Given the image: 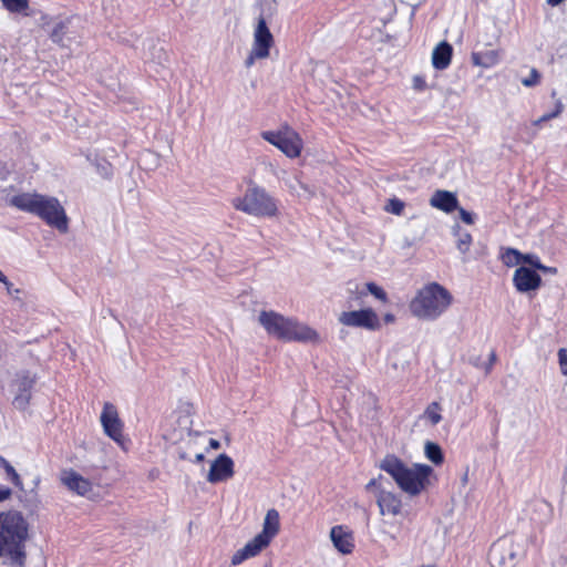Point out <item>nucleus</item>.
Wrapping results in <instances>:
<instances>
[{
  "label": "nucleus",
  "instance_id": "nucleus-1",
  "mask_svg": "<svg viewBox=\"0 0 567 567\" xmlns=\"http://www.w3.org/2000/svg\"><path fill=\"white\" fill-rule=\"evenodd\" d=\"M28 538L29 523L21 512L0 513V558L7 557L10 567L25 566Z\"/></svg>",
  "mask_w": 567,
  "mask_h": 567
},
{
  "label": "nucleus",
  "instance_id": "nucleus-2",
  "mask_svg": "<svg viewBox=\"0 0 567 567\" xmlns=\"http://www.w3.org/2000/svg\"><path fill=\"white\" fill-rule=\"evenodd\" d=\"M9 205L38 216L60 233H66L69 229V218L55 197L38 193H20L9 199Z\"/></svg>",
  "mask_w": 567,
  "mask_h": 567
},
{
  "label": "nucleus",
  "instance_id": "nucleus-3",
  "mask_svg": "<svg viewBox=\"0 0 567 567\" xmlns=\"http://www.w3.org/2000/svg\"><path fill=\"white\" fill-rule=\"evenodd\" d=\"M380 468L388 473L399 488L410 496H417L430 485L433 468L426 464L408 466L393 454H388L380 463Z\"/></svg>",
  "mask_w": 567,
  "mask_h": 567
},
{
  "label": "nucleus",
  "instance_id": "nucleus-4",
  "mask_svg": "<svg viewBox=\"0 0 567 567\" xmlns=\"http://www.w3.org/2000/svg\"><path fill=\"white\" fill-rule=\"evenodd\" d=\"M258 322L268 334L287 342H318V332L293 318L285 317L275 311H261Z\"/></svg>",
  "mask_w": 567,
  "mask_h": 567
},
{
  "label": "nucleus",
  "instance_id": "nucleus-5",
  "mask_svg": "<svg viewBox=\"0 0 567 567\" xmlns=\"http://www.w3.org/2000/svg\"><path fill=\"white\" fill-rule=\"evenodd\" d=\"M453 300L450 291L440 284L432 282L420 289L410 303L413 316L423 320L441 317Z\"/></svg>",
  "mask_w": 567,
  "mask_h": 567
},
{
  "label": "nucleus",
  "instance_id": "nucleus-6",
  "mask_svg": "<svg viewBox=\"0 0 567 567\" xmlns=\"http://www.w3.org/2000/svg\"><path fill=\"white\" fill-rule=\"evenodd\" d=\"M235 209L255 217H275L278 214L277 200L259 186H250L245 194L231 200Z\"/></svg>",
  "mask_w": 567,
  "mask_h": 567
},
{
  "label": "nucleus",
  "instance_id": "nucleus-7",
  "mask_svg": "<svg viewBox=\"0 0 567 567\" xmlns=\"http://www.w3.org/2000/svg\"><path fill=\"white\" fill-rule=\"evenodd\" d=\"M260 135L289 158H296L301 154L303 147L302 138L288 124L281 125L277 131H264Z\"/></svg>",
  "mask_w": 567,
  "mask_h": 567
},
{
  "label": "nucleus",
  "instance_id": "nucleus-8",
  "mask_svg": "<svg viewBox=\"0 0 567 567\" xmlns=\"http://www.w3.org/2000/svg\"><path fill=\"white\" fill-rule=\"evenodd\" d=\"M523 548L513 537H501L492 546L488 560L492 567H515Z\"/></svg>",
  "mask_w": 567,
  "mask_h": 567
},
{
  "label": "nucleus",
  "instance_id": "nucleus-9",
  "mask_svg": "<svg viewBox=\"0 0 567 567\" xmlns=\"http://www.w3.org/2000/svg\"><path fill=\"white\" fill-rule=\"evenodd\" d=\"M339 322L347 327L377 330L380 328L378 315L371 308L344 311L339 316Z\"/></svg>",
  "mask_w": 567,
  "mask_h": 567
},
{
  "label": "nucleus",
  "instance_id": "nucleus-10",
  "mask_svg": "<svg viewBox=\"0 0 567 567\" xmlns=\"http://www.w3.org/2000/svg\"><path fill=\"white\" fill-rule=\"evenodd\" d=\"M101 423L104 432L117 444L123 445V423L118 417L116 408L110 403H104L103 411L101 413Z\"/></svg>",
  "mask_w": 567,
  "mask_h": 567
},
{
  "label": "nucleus",
  "instance_id": "nucleus-11",
  "mask_svg": "<svg viewBox=\"0 0 567 567\" xmlns=\"http://www.w3.org/2000/svg\"><path fill=\"white\" fill-rule=\"evenodd\" d=\"M272 45L274 37L267 25L265 18L260 16L254 31L251 49L255 50V55L260 58H268L270 54V48Z\"/></svg>",
  "mask_w": 567,
  "mask_h": 567
},
{
  "label": "nucleus",
  "instance_id": "nucleus-12",
  "mask_svg": "<svg viewBox=\"0 0 567 567\" xmlns=\"http://www.w3.org/2000/svg\"><path fill=\"white\" fill-rule=\"evenodd\" d=\"M37 381L35 374L29 371L21 372L17 375L16 385L17 393L13 399V404L18 409H25L31 399V390Z\"/></svg>",
  "mask_w": 567,
  "mask_h": 567
},
{
  "label": "nucleus",
  "instance_id": "nucleus-13",
  "mask_svg": "<svg viewBox=\"0 0 567 567\" xmlns=\"http://www.w3.org/2000/svg\"><path fill=\"white\" fill-rule=\"evenodd\" d=\"M234 461L226 454H220L212 463L207 481L212 484L225 482L234 476Z\"/></svg>",
  "mask_w": 567,
  "mask_h": 567
},
{
  "label": "nucleus",
  "instance_id": "nucleus-14",
  "mask_svg": "<svg viewBox=\"0 0 567 567\" xmlns=\"http://www.w3.org/2000/svg\"><path fill=\"white\" fill-rule=\"evenodd\" d=\"M513 282L519 292H528L540 286L542 278L534 269L522 266L515 270Z\"/></svg>",
  "mask_w": 567,
  "mask_h": 567
},
{
  "label": "nucleus",
  "instance_id": "nucleus-15",
  "mask_svg": "<svg viewBox=\"0 0 567 567\" xmlns=\"http://www.w3.org/2000/svg\"><path fill=\"white\" fill-rule=\"evenodd\" d=\"M61 482L68 489L80 496H86L92 491L91 482L74 470L62 471Z\"/></svg>",
  "mask_w": 567,
  "mask_h": 567
},
{
  "label": "nucleus",
  "instance_id": "nucleus-16",
  "mask_svg": "<svg viewBox=\"0 0 567 567\" xmlns=\"http://www.w3.org/2000/svg\"><path fill=\"white\" fill-rule=\"evenodd\" d=\"M377 504L381 515L396 516L401 513L402 502L396 494L379 488Z\"/></svg>",
  "mask_w": 567,
  "mask_h": 567
},
{
  "label": "nucleus",
  "instance_id": "nucleus-17",
  "mask_svg": "<svg viewBox=\"0 0 567 567\" xmlns=\"http://www.w3.org/2000/svg\"><path fill=\"white\" fill-rule=\"evenodd\" d=\"M269 544L266 543L261 537L256 535L249 540L243 548L238 549L231 557V565L238 566L245 560L256 557L264 548Z\"/></svg>",
  "mask_w": 567,
  "mask_h": 567
},
{
  "label": "nucleus",
  "instance_id": "nucleus-18",
  "mask_svg": "<svg viewBox=\"0 0 567 567\" xmlns=\"http://www.w3.org/2000/svg\"><path fill=\"white\" fill-rule=\"evenodd\" d=\"M269 544L266 543L261 537L256 535L249 540L243 548L238 549L231 557V565L238 566L245 560L256 557L264 548Z\"/></svg>",
  "mask_w": 567,
  "mask_h": 567
},
{
  "label": "nucleus",
  "instance_id": "nucleus-19",
  "mask_svg": "<svg viewBox=\"0 0 567 567\" xmlns=\"http://www.w3.org/2000/svg\"><path fill=\"white\" fill-rule=\"evenodd\" d=\"M269 544L266 543L261 537L256 535L249 540L243 548L238 549L231 557V565L238 566L245 560L256 557L264 548Z\"/></svg>",
  "mask_w": 567,
  "mask_h": 567
},
{
  "label": "nucleus",
  "instance_id": "nucleus-20",
  "mask_svg": "<svg viewBox=\"0 0 567 567\" xmlns=\"http://www.w3.org/2000/svg\"><path fill=\"white\" fill-rule=\"evenodd\" d=\"M333 546L342 554H350L354 547L352 534L343 526H333L330 530Z\"/></svg>",
  "mask_w": 567,
  "mask_h": 567
},
{
  "label": "nucleus",
  "instance_id": "nucleus-21",
  "mask_svg": "<svg viewBox=\"0 0 567 567\" xmlns=\"http://www.w3.org/2000/svg\"><path fill=\"white\" fill-rule=\"evenodd\" d=\"M430 205L449 214L457 209L458 200L455 194L449 190L437 189L430 198Z\"/></svg>",
  "mask_w": 567,
  "mask_h": 567
},
{
  "label": "nucleus",
  "instance_id": "nucleus-22",
  "mask_svg": "<svg viewBox=\"0 0 567 567\" xmlns=\"http://www.w3.org/2000/svg\"><path fill=\"white\" fill-rule=\"evenodd\" d=\"M280 528V516L277 509H268L264 519L262 530L257 534L266 543L270 544L271 539L278 534Z\"/></svg>",
  "mask_w": 567,
  "mask_h": 567
},
{
  "label": "nucleus",
  "instance_id": "nucleus-23",
  "mask_svg": "<svg viewBox=\"0 0 567 567\" xmlns=\"http://www.w3.org/2000/svg\"><path fill=\"white\" fill-rule=\"evenodd\" d=\"M452 54H453V48L449 42L443 41V42L439 43L434 48L433 53H432L433 66L436 70H445L451 63Z\"/></svg>",
  "mask_w": 567,
  "mask_h": 567
},
{
  "label": "nucleus",
  "instance_id": "nucleus-24",
  "mask_svg": "<svg viewBox=\"0 0 567 567\" xmlns=\"http://www.w3.org/2000/svg\"><path fill=\"white\" fill-rule=\"evenodd\" d=\"M146 45V43H144ZM148 52L143 54L147 62H153L157 65H165L168 62V54L163 47H158L152 39L147 41Z\"/></svg>",
  "mask_w": 567,
  "mask_h": 567
},
{
  "label": "nucleus",
  "instance_id": "nucleus-25",
  "mask_svg": "<svg viewBox=\"0 0 567 567\" xmlns=\"http://www.w3.org/2000/svg\"><path fill=\"white\" fill-rule=\"evenodd\" d=\"M472 61L477 66L488 69L498 63L499 56L498 52L495 50L476 52L472 54Z\"/></svg>",
  "mask_w": 567,
  "mask_h": 567
},
{
  "label": "nucleus",
  "instance_id": "nucleus-26",
  "mask_svg": "<svg viewBox=\"0 0 567 567\" xmlns=\"http://www.w3.org/2000/svg\"><path fill=\"white\" fill-rule=\"evenodd\" d=\"M70 19L58 22L50 33V39L60 45H64V38L69 31Z\"/></svg>",
  "mask_w": 567,
  "mask_h": 567
},
{
  "label": "nucleus",
  "instance_id": "nucleus-27",
  "mask_svg": "<svg viewBox=\"0 0 567 567\" xmlns=\"http://www.w3.org/2000/svg\"><path fill=\"white\" fill-rule=\"evenodd\" d=\"M0 465L7 474V478L19 489H23V484L20 475L14 467L2 456H0Z\"/></svg>",
  "mask_w": 567,
  "mask_h": 567
},
{
  "label": "nucleus",
  "instance_id": "nucleus-28",
  "mask_svg": "<svg viewBox=\"0 0 567 567\" xmlns=\"http://www.w3.org/2000/svg\"><path fill=\"white\" fill-rule=\"evenodd\" d=\"M457 236L456 247L461 254H466L472 245V236L470 233L462 230L458 226L454 229Z\"/></svg>",
  "mask_w": 567,
  "mask_h": 567
},
{
  "label": "nucleus",
  "instance_id": "nucleus-29",
  "mask_svg": "<svg viewBox=\"0 0 567 567\" xmlns=\"http://www.w3.org/2000/svg\"><path fill=\"white\" fill-rule=\"evenodd\" d=\"M523 254L514 248H506L502 255L501 259L504 265L507 267H513L522 262Z\"/></svg>",
  "mask_w": 567,
  "mask_h": 567
},
{
  "label": "nucleus",
  "instance_id": "nucleus-30",
  "mask_svg": "<svg viewBox=\"0 0 567 567\" xmlns=\"http://www.w3.org/2000/svg\"><path fill=\"white\" fill-rule=\"evenodd\" d=\"M425 455L426 457L433 462L434 464L439 465L443 462V453L441 447L433 442H426L425 444Z\"/></svg>",
  "mask_w": 567,
  "mask_h": 567
},
{
  "label": "nucleus",
  "instance_id": "nucleus-31",
  "mask_svg": "<svg viewBox=\"0 0 567 567\" xmlns=\"http://www.w3.org/2000/svg\"><path fill=\"white\" fill-rule=\"evenodd\" d=\"M3 7L14 13L23 12L29 7V0H1Z\"/></svg>",
  "mask_w": 567,
  "mask_h": 567
},
{
  "label": "nucleus",
  "instance_id": "nucleus-32",
  "mask_svg": "<svg viewBox=\"0 0 567 567\" xmlns=\"http://www.w3.org/2000/svg\"><path fill=\"white\" fill-rule=\"evenodd\" d=\"M563 110H564V104L561 103V101L557 100V102L555 104V110L550 113L544 114L543 116H540L539 118L534 121L533 124L535 126H540L543 123L558 117L561 114Z\"/></svg>",
  "mask_w": 567,
  "mask_h": 567
},
{
  "label": "nucleus",
  "instance_id": "nucleus-33",
  "mask_svg": "<svg viewBox=\"0 0 567 567\" xmlns=\"http://www.w3.org/2000/svg\"><path fill=\"white\" fill-rule=\"evenodd\" d=\"M439 403L433 402L425 411V415L433 425L437 424L442 420V416L439 413Z\"/></svg>",
  "mask_w": 567,
  "mask_h": 567
},
{
  "label": "nucleus",
  "instance_id": "nucleus-34",
  "mask_svg": "<svg viewBox=\"0 0 567 567\" xmlns=\"http://www.w3.org/2000/svg\"><path fill=\"white\" fill-rule=\"evenodd\" d=\"M539 82H540V73L535 68H533L530 70V73L527 78H524L522 80V84L526 87H533V86L537 85Z\"/></svg>",
  "mask_w": 567,
  "mask_h": 567
},
{
  "label": "nucleus",
  "instance_id": "nucleus-35",
  "mask_svg": "<svg viewBox=\"0 0 567 567\" xmlns=\"http://www.w3.org/2000/svg\"><path fill=\"white\" fill-rule=\"evenodd\" d=\"M386 212L392 213L394 215H401L404 209V203L398 198H392L389 200L385 206Z\"/></svg>",
  "mask_w": 567,
  "mask_h": 567
},
{
  "label": "nucleus",
  "instance_id": "nucleus-36",
  "mask_svg": "<svg viewBox=\"0 0 567 567\" xmlns=\"http://www.w3.org/2000/svg\"><path fill=\"white\" fill-rule=\"evenodd\" d=\"M367 290L373 295L377 299L385 302L386 301V292L381 288L379 287L378 285H375L374 282H368L367 284Z\"/></svg>",
  "mask_w": 567,
  "mask_h": 567
},
{
  "label": "nucleus",
  "instance_id": "nucleus-37",
  "mask_svg": "<svg viewBox=\"0 0 567 567\" xmlns=\"http://www.w3.org/2000/svg\"><path fill=\"white\" fill-rule=\"evenodd\" d=\"M522 262L528 264L535 269L543 268V264L540 262L539 258L533 254L523 255Z\"/></svg>",
  "mask_w": 567,
  "mask_h": 567
},
{
  "label": "nucleus",
  "instance_id": "nucleus-38",
  "mask_svg": "<svg viewBox=\"0 0 567 567\" xmlns=\"http://www.w3.org/2000/svg\"><path fill=\"white\" fill-rule=\"evenodd\" d=\"M558 361H559L561 373L564 375H567V349L561 348L558 350Z\"/></svg>",
  "mask_w": 567,
  "mask_h": 567
},
{
  "label": "nucleus",
  "instance_id": "nucleus-39",
  "mask_svg": "<svg viewBox=\"0 0 567 567\" xmlns=\"http://www.w3.org/2000/svg\"><path fill=\"white\" fill-rule=\"evenodd\" d=\"M96 169L99 174L104 178H109L112 176V167L106 162L96 164Z\"/></svg>",
  "mask_w": 567,
  "mask_h": 567
},
{
  "label": "nucleus",
  "instance_id": "nucleus-40",
  "mask_svg": "<svg viewBox=\"0 0 567 567\" xmlns=\"http://www.w3.org/2000/svg\"><path fill=\"white\" fill-rule=\"evenodd\" d=\"M460 218L467 225H472L474 223V216L472 213L467 212L464 208H458Z\"/></svg>",
  "mask_w": 567,
  "mask_h": 567
},
{
  "label": "nucleus",
  "instance_id": "nucleus-41",
  "mask_svg": "<svg viewBox=\"0 0 567 567\" xmlns=\"http://www.w3.org/2000/svg\"><path fill=\"white\" fill-rule=\"evenodd\" d=\"M261 59L262 58L255 55V50L251 49L248 56L245 60V66L249 69L255 64L256 60H261Z\"/></svg>",
  "mask_w": 567,
  "mask_h": 567
},
{
  "label": "nucleus",
  "instance_id": "nucleus-42",
  "mask_svg": "<svg viewBox=\"0 0 567 567\" xmlns=\"http://www.w3.org/2000/svg\"><path fill=\"white\" fill-rule=\"evenodd\" d=\"M3 285H4L6 289H7V292H8L10 296H12V297H14V298H19V295H20V292H21V290H20V289H18V288H13L12 282H10L9 280H7V284H3Z\"/></svg>",
  "mask_w": 567,
  "mask_h": 567
},
{
  "label": "nucleus",
  "instance_id": "nucleus-43",
  "mask_svg": "<svg viewBox=\"0 0 567 567\" xmlns=\"http://www.w3.org/2000/svg\"><path fill=\"white\" fill-rule=\"evenodd\" d=\"M12 495V491L9 487H0V502H3Z\"/></svg>",
  "mask_w": 567,
  "mask_h": 567
},
{
  "label": "nucleus",
  "instance_id": "nucleus-44",
  "mask_svg": "<svg viewBox=\"0 0 567 567\" xmlns=\"http://www.w3.org/2000/svg\"><path fill=\"white\" fill-rule=\"evenodd\" d=\"M536 507H537V509H538V511H540V512H545V513H547V514H550V513H551V507H550V505H549L548 503H546V502H538V503L536 504Z\"/></svg>",
  "mask_w": 567,
  "mask_h": 567
},
{
  "label": "nucleus",
  "instance_id": "nucleus-45",
  "mask_svg": "<svg viewBox=\"0 0 567 567\" xmlns=\"http://www.w3.org/2000/svg\"><path fill=\"white\" fill-rule=\"evenodd\" d=\"M538 270H542L543 272H546V274H556L557 272V269L555 267H547L545 265H543V268H539Z\"/></svg>",
  "mask_w": 567,
  "mask_h": 567
},
{
  "label": "nucleus",
  "instance_id": "nucleus-46",
  "mask_svg": "<svg viewBox=\"0 0 567 567\" xmlns=\"http://www.w3.org/2000/svg\"><path fill=\"white\" fill-rule=\"evenodd\" d=\"M209 446L214 450H218L220 447V443H219V441H217L215 439H210Z\"/></svg>",
  "mask_w": 567,
  "mask_h": 567
},
{
  "label": "nucleus",
  "instance_id": "nucleus-47",
  "mask_svg": "<svg viewBox=\"0 0 567 567\" xmlns=\"http://www.w3.org/2000/svg\"><path fill=\"white\" fill-rule=\"evenodd\" d=\"M378 486V480L377 478H372L367 485H365V488L367 489H370L372 487H377Z\"/></svg>",
  "mask_w": 567,
  "mask_h": 567
},
{
  "label": "nucleus",
  "instance_id": "nucleus-48",
  "mask_svg": "<svg viewBox=\"0 0 567 567\" xmlns=\"http://www.w3.org/2000/svg\"><path fill=\"white\" fill-rule=\"evenodd\" d=\"M423 84L424 82L421 81L419 78H415L414 79V86L417 87V89H422L423 87Z\"/></svg>",
  "mask_w": 567,
  "mask_h": 567
},
{
  "label": "nucleus",
  "instance_id": "nucleus-49",
  "mask_svg": "<svg viewBox=\"0 0 567 567\" xmlns=\"http://www.w3.org/2000/svg\"><path fill=\"white\" fill-rule=\"evenodd\" d=\"M204 460H205V456H204V454H203V453H198V454H196V455H195V462H196V463H200V462H203Z\"/></svg>",
  "mask_w": 567,
  "mask_h": 567
},
{
  "label": "nucleus",
  "instance_id": "nucleus-50",
  "mask_svg": "<svg viewBox=\"0 0 567 567\" xmlns=\"http://www.w3.org/2000/svg\"><path fill=\"white\" fill-rule=\"evenodd\" d=\"M384 320L386 322H393L394 321V316L391 315V313H388V315H385Z\"/></svg>",
  "mask_w": 567,
  "mask_h": 567
},
{
  "label": "nucleus",
  "instance_id": "nucleus-51",
  "mask_svg": "<svg viewBox=\"0 0 567 567\" xmlns=\"http://www.w3.org/2000/svg\"><path fill=\"white\" fill-rule=\"evenodd\" d=\"M7 280H8L7 276L0 270V282L7 284Z\"/></svg>",
  "mask_w": 567,
  "mask_h": 567
},
{
  "label": "nucleus",
  "instance_id": "nucleus-52",
  "mask_svg": "<svg viewBox=\"0 0 567 567\" xmlns=\"http://www.w3.org/2000/svg\"><path fill=\"white\" fill-rule=\"evenodd\" d=\"M7 280H8L7 276L0 270V282L7 284Z\"/></svg>",
  "mask_w": 567,
  "mask_h": 567
},
{
  "label": "nucleus",
  "instance_id": "nucleus-53",
  "mask_svg": "<svg viewBox=\"0 0 567 567\" xmlns=\"http://www.w3.org/2000/svg\"><path fill=\"white\" fill-rule=\"evenodd\" d=\"M547 1H548V3H549L550 6H558V4H560L564 0H547Z\"/></svg>",
  "mask_w": 567,
  "mask_h": 567
},
{
  "label": "nucleus",
  "instance_id": "nucleus-54",
  "mask_svg": "<svg viewBox=\"0 0 567 567\" xmlns=\"http://www.w3.org/2000/svg\"><path fill=\"white\" fill-rule=\"evenodd\" d=\"M496 359V355L494 352L491 353V360L494 361Z\"/></svg>",
  "mask_w": 567,
  "mask_h": 567
},
{
  "label": "nucleus",
  "instance_id": "nucleus-55",
  "mask_svg": "<svg viewBox=\"0 0 567 567\" xmlns=\"http://www.w3.org/2000/svg\"><path fill=\"white\" fill-rule=\"evenodd\" d=\"M265 567H267V566H265Z\"/></svg>",
  "mask_w": 567,
  "mask_h": 567
}]
</instances>
